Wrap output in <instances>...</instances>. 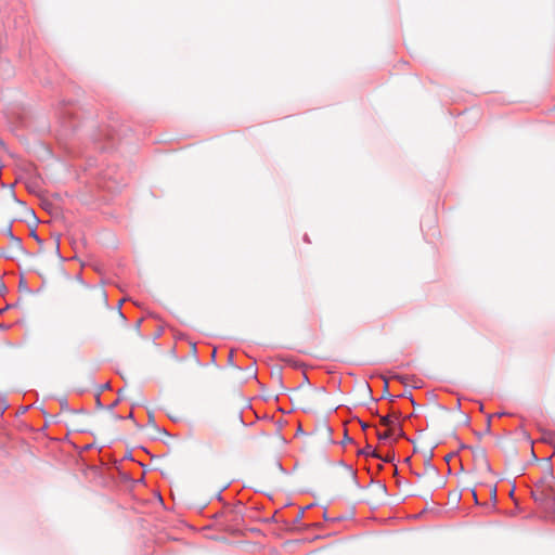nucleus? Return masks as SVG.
<instances>
[{
  "label": "nucleus",
  "mask_w": 555,
  "mask_h": 555,
  "mask_svg": "<svg viewBox=\"0 0 555 555\" xmlns=\"http://www.w3.org/2000/svg\"><path fill=\"white\" fill-rule=\"evenodd\" d=\"M535 500L540 501H555V477L550 475L544 478L540 485H537L533 492Z\"/></svg>",
  "instance_id": "f257e3e1"
},
{
  "label": "nucleus",
  "mask_w": 555,
  "mask_h": 555,
  "mask_svg": "<svg viewBox=\"0 0 555 555\" xmlns=\"http://www.w3.org/2000/svg\"><path fill=\"white\" fill-rule=\"evenodd\" d=\"M400 420V413L395 412L389 415L380 416V424L388 428V430H393V428L398 425Z\"/></svg>",
  "instance_id": "f03ea898"
},
{
  "label": "nucleus",
  "mask_w": 555,
  "mask_h": 555,
  "mask_svg": "<svg viewBox=\"0 0 555 555\" xmlns=\"http://www.w3.org/2000/svg\"><path fill=\"white\" fill-rule=\"evenodd\" d=\"M70 116H72V113H70V112H67V111H66V112H62V113H61V116H60V117L63 119V120H62V125H63V127H64L65 129L74 128V126L70 124V121L68 120V122H67V120H66V118H70Z\"/></svg>",
  "instance_id": "7ed1b4c3"
},
{
  "label": "nucleus",
  "mask_w": 555,
  "mask_h": 555,
  "mask_svg": "<svg viewBox=\"0 0 555 555\" xmlns=\"http://www.w3.org/2000/svg\"><path fill=\"white\" fill-rule=\"evenodd\" d=\"M392 435V431L391 430H386L384 433H380L378 434V439L379 440H388Z\"/></svg>",
  "instance_id": "20e7f679"
},
{
  "label": "nucleus",
  "mask_w": 555,
  "mask_h": 555,
  "mask_svg": "<svg viewBox=\"0 0 555 555\" xmlns=\"http://www.w3.org/2000/svg\"><path fill=\"white\" fill-rule=\"evenodd\" d=\"M9 235H10L11 240L14 241L17 245L22 244L21 238L14 236L13 233L11 232V230H9Z\"/></svg>",
  "instance_id": "39448f33"
},
{
  "label": "nucleus",
  "mask_w": 555,
  "mask_h": 555,
  "mask_svg": "<svg viewBox=\"0 0 555 555\" xmlns=\"http://www.w3.org/2000/svg\"><path fill=\"white\" fill-rule=\"evenodd\" d=\"M364 454H371L372 456H375V450H371V447H367V450L363 451Z\"/></svg>",
  "instance_id": "423d86ee"
},
{
  "label": "nucleus",
  "mask_w": 555,
  "mask_h": 555,
  "mask_svg": "<svg viewBox=\"0 0 555 555\" xmlns=\"http://www.w3.org/2000/svg\"><path fill=\"white\" fill-rule=\"evenodd\" d=\"M7 292V286L3 283H0V295H3Z\"/></svg>",
  "instance_id": "0eeeda50"
},
{
  "label": "nucleus",
  "mask_w": 555,
  "mask_h": 555,
  "mask_svg": "<svg viewBox=\"0 0 555 555\" xmlns=\"http://www.w3.org/2000/svg\"><path fill=\"white\" fill-rule=\"evenodd\" d=\"M10 326L4 323H0V331L8 330Z\"/></svg>",
  "instance_id": "6e6552de"
},
{
  "label": "nucleus",
  "mask_w": 555,
  "mask_h": 555,
  "mask_svg": "<svg viewBox=\"0 0 555 555\" xmlns=\"http://www.w3.org/2000/svg\"><path fill=\"white\" fill-rule=\"evenodd\" d=\"M9 309H10V306H9V305H8V306H5L4 308H1V309H0V314L4 313V312H5L7 310H9Z\"/></svg>",
  "instance_id": "1a4fd4ad"
},
{
  "label": "nucleus",
  "mask_w": 555,
  "mask_h": 555,
  "mask_svg": "<svg viewBox=\"0 0 555 555\" xmlns=\"http://www.w3.org/2000/svg\"><path fill=\"white\" fill-rule=\"evenodd\" d=\"M31 235L34 236L35 240L40 242V238H39V236L37 235V233L35 231L31 232Z\"/></svg>",
  "instance_id": "9d476101"
},
{
  "label": "nucleus",
  "mask_w": 555,
  "mask_h": 555,
  "mask_svg": "<svg viewBox=\"0 0 555 555\" xmlns=\"http://www.w3.org/2000/svg\"><path fill=\"white\" fill-rule=\"evenodd\" d=\"M132 417H133V413H132V412H130V413L126 416V418H132Z\"/></svg>",
  "instance_id": "9b49d317"
},
{
  "label": "nucleus",
  "mask_w": 555,
  "mask_h": 555,
  "mask_svg": "<svg viewBox=\"0 0 555 555\" xmlns=\"http://www.w3.org/2000/svg\"><path fill=\"white\" fill-rule=\"evenodd\" d=\"M304 240H305V242H307V243H309V242H310V241H309V237H308V235H307V234L304 236Z\"/></svg>",
  "instance_id": "f8f14e48"
},
{
  "label": "nucleus",
  "mask_w": 555,
  "mask_h": 555,
  "mask_svg": "<svg viewBox=\"0 0 555 555\" xmlns=\"http://www.w3.org/2000/svg\"><path fill=\"white\" fill-rule=\"evenodd\" d=\"M223 489H227V486H223V487H222V489L219 491V494L221 493V491H222Z\"/></svg>",
  "instance_id": "ddd939ff"
}]
</instances>
